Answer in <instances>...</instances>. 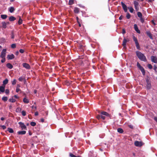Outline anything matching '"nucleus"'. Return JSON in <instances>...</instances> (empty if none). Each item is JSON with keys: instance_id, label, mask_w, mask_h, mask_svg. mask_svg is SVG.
I'll use <instances>...</instances> for the list:
<instances>
[{"instance_id": "obj_1", "label": "nucleus", "mask_w": 157, "mask_h": 157, "mask_svg": "<svg viewBox=\"0 0 157 157\" xmlns=\"http://www.w3.org/2000/svg\"><path fill=\"white\" fill-rule=\"evenodd\" d=\"M98 113H100V114L97 115L96 116V118L99 120H100L101 119L103 120H104L105 119V117L103 115L108 117L110 116V115L106 112L102 111L101 112H99Z\"/></svg>"}, {"instance_id": "obj_2", "label": "nucleus", "mask_w": 157, "mask_h": 157, "mask_svg": "<svg viewBox=\"0 0 157 157\" xmlns=\"http://www.w3.org/2000/svg\"><path fill=\"white\" fill-rule=\"evenodd\" d=\"M136 54L138 58L141 60L146 62L147 61V59L145 56L144 54L140 52L137 51L136 52Z\"/></svg>"}, {"instance_id": "obj_3", "label": "nucleus", "mask_w": 157, "mask_h": 157, "mask_svg": "<svg viewBox=\"0 0 157 157\" xmlns=\"http://www.w3.org/2000/svg\"><path fill=\"white\" fill-rule=\"evenodd\" d=\"M133 39L135 42L136 48L140 50V47L137 38L135 36H133Z\"/></svg>"}, {"instance_id": "obj_4", "label": "nucleus", "mask_w": 157, "mask_h": 157, "mask_svg": "<svg viewBox=\"0 0 157 157\" xmlns=\"http://www.w3.org/2000/svg\"><path fill=\"white\" fill-rule=\"evenodd\" d=\"M146 81L147 83V90H149L151 88V82L150 81L149 78H147L146 79Z\"/></svg>"}, {"instance_id": "obj_5", "label": "nucleus", "mask_w": 157, "mask_h": 157, "mask_svg": "<svg viewBox=\"0 0 157 157\" xmlns=\"http://www.w3.org/2000/svg\"><path fill=\"white\" fill-rule=\"evenodd\" d=\"M18 124L20 125V126L22 130L27 129V127L23 123L21 122H18Z\"/></svg>"}, {"instance_id": "obj_6", "label": "nucleus", "mask_w": 157, "mask_h": 157, "mask_svg": "<svg viewBox=\"0 0 157 157\" xmlns=\"http://www.w3.org/2000/svg\"><path fill=\"white\" fill-rule=\"evenodd\" d=\"M6 49H3L0 55V57L1 58H5L6 57Z\"/></svg>"}, {"instance_id": "obj_7", "label": "nucleus", "mask_w": 157, "mask_h": 157, "mask_svg": "<svg viewBox=\"0 0 157 157\" xmlns=\"http://www.w3.org/2000/svg\"><path fill=\"white\" fill-rule=\"evenodd\" d=\"M151 61L155 63H157V58L154 56H151Z\"/></svg>"}, {"instance_id": "obj_8", "label": "nucleus", "mask_w": 157, "mask_h": 157, "mask_svg": "<svg viewBox=\"0 0 157 157\" xmlns=\"http://www.w3.org/2000/svg\"><path fill=\"white\" fill-rule=\"evenodd\" d=\"M134 144L137 147H140L143 145L142 143L138 141H136L135 142Z\"/></svg>"}, {"instance_id": "obj_9", "label": "nucleus", "mask_w": 157, "mask_h": 157, "mask_svg": "<svg viewBox=\"0 0 157 157\" xmlns=\"http://www.w3.org/2000/svg\"><path fill=\"white\" fill-rule=\"evenodd\" d=\"M121 4L124 11L127 12V6L123 2H121Z\"/></svg>"}, {"instance_id": "obj_10", "label": "nucleus", "mask_w": 157, "mask_h": 157, "mask_svg": "<svg viewBox=\"0 0 157 157\" xmlns=\"http://www.w3.org/2000/svg\"><path fill=\"white\" fill-rule=\"evenodd\" d=\"M23 66L27 69H30V67L29 64L26 63H24L22 64Z\"/></svg>"}, {"instance_id": "obj_11", "label": "nucleus", "mask_w": 157, "mask_h": 157, "mask_svg": "<svg viewBox=\"0 0 157 157\" xmlns=\"http://www.w3.org/2000/svg\"><path fill=\"white\" fill-rule=\"evenodd\" d=\"M134 28L135 30L138 33H140V31L138 29L137 25L136 24H134Z\"/></svg>"}, {"instance_id": "obj_12", "label": "nucleus", "mask_w": 157, "mask_h": 157, "mask_svg": "<svg viewBox=\"0 0 157 157\" xmlns=\"http://www.w3.org/2000/svg\"><path fill=\"white\" fill-rule=\"evenodd\" d=\"M146 34L151 39H153L152 34H151V33H150V31H147L146 32Z\"/></svg>"}, {"instance_id": "obj_13", "label": "nucleus", "mask_w": 157, "mask_h": 157, "mask_svg": "<svg viewBox=\"0 0 157 157\" xmlns=\"http://www.w3.org/2000/svg\"><path fill=\"white\" fill-rule=\"evenodd\" d=\"M7 58L8 59H12L14 58V56L13 54L8 55L7 56Z\"/></svg>"}, {"instance_id": "obj_14", "label": "nucleus", "mask_w": 157, "mask_h": 157, "mask_svg": "<svg viewBox=\"0 0 157 157\" xmlns=\"http://www.w3.org/2000/svg\"><path fill=\"white\" fill-rule=\"evenodd\" d=\"M139 69L141 71L143 75H145V72L144 68L142 66H141L139 67Z\"/></svg>"}, {"instance_id": "obj_15", "label": "nucleus", "mask_w": 157, "mask_h": 157, "mask_svg": "<svg viewBox=\"0 0 157 157\" xmlns=\"http://www.w3.org/2000/svg\"><path fill=\"white\" fill-rule=\"evenodd\" d=\"M127 42V40L124 38L123 40L122 46H123L124 48H125L126 47V43Z\"/></svg>"}, {"instance_id": "obj_16", "label": "nucleus", "mask_w": 157, "mask_h": 157, "mask_svg": "<svg viewBox=\"0 0 157 157\" xmlns=\"http://www.w3.org/2000/svg\"><path fill=\"white\" fill-rule=\"evenodd\" d=\"M26 133V131H19L17 132V134L18 135H25Z\"/></svg>"}, {"instance_id": "obj_17", "label": "nucleus", "mask_w": 157, "mask_h": 157, "mask_svg": "<svg viewBox=\"0 0 157 157\" xmlns=\"http://www.w3.org/2000/svg\"><path fill=\"white\" fill-rule=\"evenodd\" d=\"M8 80L7 78L5 79V80L3 81L2 85L5 86V85L8 83Z\"/></svg>"}, {"instance_id": "obj_18", "label": "nucleus", "mask_w": 157, "mask_h": 157, "mask_svg": "<svg viewBox=\"0 0 157 157\" xmlns=\"http://www.w3.org/2000/svg\"><path fill=\"white\" fill-rule=\"evenodd\" d=\"M6 67L10 69H11L13 67V65L10 63H7L6 65Z\"/></svg>"}, {"instance_id": "obj_19", "label": "nucleus", "mask_w": 157, "mask_h": 157, "mask_svg": "<svg viewBox=\"0 0 157 157\" xmlns=\"http://www.w3.org/2000/svg\"><path fill=\"white\" fill-rule=\"evenodd\" d=\"M74 12L76 13H79V9L77 7H75L74 8Z\"/></svg>"}, {"instance_id": "obj_20", "label": "nucleus", "mask_w": 157, "mask_h": 157, "mask_svg": "<svg viewBox=\"0 0 157 157\" xmlns=\"http://www.w3.org/2000/svg\"><path fill=\"white\" fill-rule=\"evenodd\" d=\"M5 86H0V91L2 92H4L5 91Z\"/></svg>"}, {"instance_id": "obj_21", "label": "nucleus", "mask_w": 157, "mask_h": 157, "mask_svg": "<svg viewBox=\"0 0 157 157\" xmlns=\"http://www.w3.org/2000/svg\"><path fill=\"white\" fill-rule=\"evenodd\" d=\"M9 11L11 13H12L15 10L14 8L13 7H10L9 8Z\"/></svg>"}, {"instance_id": "obj_22", "label": "nucleus", "mask_w": 157, "mask_h": 157, "mask_svg": "<svg viewBox=\"0 0 157 157\" xmlns=\"http://www.w3.org/2000/svg\"><path fill=\"white\" fill-rule=\"evenodd\" d=\"M16 19V18L13 16H11L9 18V21H13L15 20Z\"/></svg>"}, {"instance_id": "obj_23", "label": "nucleus", "mask_w": 157, "mask_h": 157, "mask_svg": "<svg viewBox=\"0 0 157 157\" xmlns=\"http://www.w3.org/2000/svg\"><path fill=\"white\" fill-rule=\"evenodd\" d=\"M117 131L118 132L120 133H122L124 131L123 129L121 128H118L117 129Z\"/></svg>"}, {"instance_id": "obj_24", "label": "nucleus", "mask_w": 157, "mask_h": 157, "mask_svg": "<svg viewBox=\"0 0 157 157\" xmlns=\"http://www.w3.org/2000/svg\"><path fill=\"white\" fill-rule=\"evenodd\" d=\"M13 96L11 98H10L9 99V101L11 102H14L16 101V100L13 98Z\"/></svg>"}, {"instance_id": "obj_25", "label": "nucleus", "mask_w": 157, "mask_h": 157, "mask_svg": "<svg viewBox=\"0 0 157 157\" xmlns=\"http://www.w3.org/2000/svg\"><path fill=\"white\" fill-rule=\"evenodd\" d=\"M23 101L25 103H28L29 102V100L25 98H23Z\"/></svg>"}, {"instance_id": "obj_26", "label": "nucleus", "mask_w": 157, "mask_h": 157, "mask_svg": "<svg viewBox=\"0 0 157 157\" xmlns=\"http://www.w3.org/2000/svg\"><path fill=\"white\" fill-rule=\"evenodd\" d=\"M2 27L4 29L6 28L7 26L6 25V22L5 21H3L2 22Z\"/></svg>"}, {"instance_id": "obj_27", "label": "nucleus", "mask_w": 157, "mask_h": 157, "mask_svg": "<svg viewBox=\"0 0 157 157\" xmlns=\"http://www.w3.org/2000/svg\"><path fill=\"white\" fill-rule=\"evenodd\" d=\"M7 15L6 14L1 15V17L3 19H6L7 18Z\"/></svg>"}, {"instance_id": "obj_28", "label": "nucleus", "mask_w": 157, "mask_h": 157, "mask_svg": "<svg viewBox=\"0 0 157 157\" xmlns=\"http://www.w3.org/2000/svg\"><path fill=\"white\" fill-rule=\"evenodd\" d=\"M22 23V20L21 18V17H20L19 21H18V24L19 25H20Z\"/></svg>"}, {"instance_id": "obj_29", "label": "nucleus", "mask_w": 157, "mask_h": 157, "mask_svg": "<svg viewBox=\"0 0 157 157\" xmlns=\"http://www.w3.org/2000/svg\"><path fill=\"white\" fill-rule=\"evenodd\" d=\"M8 131L10 133H13L14 132L12 128H8Z\"/></svg>"}, {"instance_id": "obj_30", "label": "nucleus", "mask_w": 157, "mask_h": 157, "mask_svg": "<svg viewBox=\"0 0 157 157\" xmlns=\"http://www.w3.org/2000/svg\"><path fill=\"white\" fill-rule=\"evenodd\" d=\"M74 0H69L68 2V4L72 5L74 4Z\"/></svg>"}, {"instance_id": "obj_31", "label": "nucleus", "mask_w": 157, "mask_h": 157, "mask_svg": "<svg viewBox=\"0 0 157 157\" xmlns=\"http://www.w3.org/2000/svg\"><path fill=\"white\" fill-rule=\"evenodd\" d=\"M17 82V80L15 79H14L13 81H11V83L12 85H15Z\"/></svg>"}, {"instance_id": "obj_32", "label": "nucleus", "mask_w": 157, "mask_h": 157, "mask_svg": "<svg viewBox=\"0 0 157 157\" xmlns=\"http://www.w3.org/2000/svg\"><path fill=\"white\" fill-rule=\"evenodd\" d=\"M137 15L140 18L142 17V14L140 12H138L137 13Z\"/></svg>"}, {"instance_id": "obj_33", "label": "nucleus", "mask_w": 157, "mask_h": 157, "mask_svg": "<svg viewBox=\"0 0 157 157\" xmlns=\"http://www.w3.org/2000/svg\"><path fill=\"white\" fill-rule=\"evenodd\" d=\"M2 100L4 101H6L8 100V98L7 97H3L2 98Z\"/></svg>"}, {"instance_id": "obj_34", "label": "nucleus", "mask_w": 157, "mask_h": 157, "mask_svg": "<svg viewBox=\"0 0 157 157\" xmlns=\"http://www.w3.org/2000/svg\"><path fill=\"white\" fill-rule=\"evenodd\" d=\"M128 9H129V11L131 13H132L134 11V9L132 7H128Z\"/></svg>"}, {"instance_id": "obj_35", "label": "nucleus", "mask_w": 157, "mask_h": 157, "mask_svg": "<svg viewBox=\"0 0 157 157\" xmlns=\"http://www.w3.org/2000/svg\"><path fill=\"white\" fill-rule=\"evenodd\" d=\"M134 3L135 6H139V3L137 1H135L134 2Z\"/></svg>"}, {"instance_id": "obj_36", "label": "nucleus", "mask_w": 157, "mask_h": 157, "mask_svg": "<svg viewBox=\"0 0 157 157\" xmlns=\"http://www.w3.org/2000/svg\"><path fill=\"white\" fill-rule=\"evenodd\" d=\"M36 123L35 122H31L30 123V125L31 126H34L36 125Z\"/></svg>"}, {"instance_id": "obj_37", "label": "nucleus", "mask_w": 157, "mask_h": 157, "mask_svg": "<svg viewBox=\"0 0 157 157\" xmlns=\"http://www.w3.org/2000/svg\"><path fill=\"white\" fill-rule=\"evenodd\" d=\"M131 17L130 14L128 13H127L126 15V17L128 19H129Z\"/></svg>"}, {"instance_id": "obj_38", "label": "nucleus", "mask_w": 157, "mask_h": 157, "mask_svg": "<svg viewBox=\"0 0 157 157\" xmlns=\"http://www.w3.org/2000/svg\"><path fill=\"white\" fill-rule=\"evenodd\" d=\"M76 18L77 21V22L78 24L79 27H81V24L78 21V17H77Z\"/></svg>"}, {"instance_id": "obj_39", "label": "nucleus", "mask_w": 157, "mask_h": 157, "mask_svg": "<svg viewBox=\"0 0 157 157\" xmlns=\"http://www.w3.org/2000/svg\"><path fill=\"white\" fill-rule=\"evenodd\" d=\"M147 67L149 69H151L152 68V66L150 64H147Z\"/></svg>"}, {"instance_id": "obj_40", "label": "nucleus", "mask_w": 157, "mask_h": 157, "mask_svg": "<svg viewBox=\"0 0 157 157\" xmlns=\"http://www.w3.org/2000/svg\"><path fill=\"white\" fill-rule=\"evenodd\" d=\"M11 47L12 48H14L16 47V44H11Z\"/></svg>"}, {"instance_id": "obj_41", "label": "nucleus", "mask_w": 157, "mask_h": 157, "mask_svg": "<svg viewBox=\"0 0 157 157\" xmlns=\"http://www.w3.org/2000/svg\"><path fill=\"white\" fill-rule=\"evenodd\" d=\"M22 114L24 116H25L26 115V112L25 111L23 110L21 112Z\"/></svg>"}, {"instance_id": "obj_42", "label": "nucleus", "mask_w": 157, "mask_h": 157, "mask_svg": "<svg viewBox=\"0 0 157 157\" xmlns=\"http://www.w3.org/2000/svg\"><path fill=\"white\" fill-rule=\"evenodd\" d=\"M157 67L155 65H154V69L155 71V72H157Z\"/></svg>"}, {"instance_id": "obj_43", "label": "nucleus", "mask_w": 157, "mask_h": 157, "mask_svg": "<svg viewBox=\"0 0 157 157\" xmlns=\"http://www.w3.org/2000/svg\"><path fill=\"white\" fill-rule=\"evenodd\" d=\"M140 18V21L142 23H143L144 22V19L141 17Z\"/></svg>"}, {"instance_id": "obj_44", "label": "nucleus", "mask_w": 157, "mask_h": 157, "mask_svg": "<svg viewBox=\"0 0 157 157\" xmlns=\"http://www.w3.org/2000/svg\"><path fill=\"white\" fill-rule=\"evenodd\" d=\"M24 79H25L22 77H19L18 79L20 81H22Z\"/></svg>"}, {"instance_id": "obj_45", "label": "nucleus", "mask_w": 157, "mask_h": 157, "mask_svg": "<svg viewBox=\"0 0 157 157\" xmlns=\"http://www.w3.org/2000/svg\"><path fill=\"white\" fill-rule=\"evenodd\" d=\"M69 156L71 157H76V156L73 155V154H72L71 153H69Z\"/></svg>"}, {"instance_id": "obj_46", "label": "nucleus", "mask_w": 157, "mask_h": 157, "mask_svg": "<svg viewBox=\"0 0 157 157\" xmlns=\"http://www.w3.org/2000/svg\"><path fill=\"white\" fill-rule=\"evenodd\" d=\"M136 66H137V67L139 68V67H141V66L140 65V63L138 62H137V64H136Z\"/></svg>"}, {"instance_id": "obj_47", "label": "nucleus", "mask_w": 157, "mask_h": 157, "mask_svg": "<svg viewBox=\"0 0 157 157\" xmlns=\"http://www.w3.org/2000/svg\"><path fill=\"white\" fill-rule=\"evenodd\" d=\"M14 38V35L13 32H12L11 33V38L13 39Z\"/></svg>"}, {"instance_id": "obj_48", "label": "nucleus", "mask_w": 157, "mask_h": 157, "mask_svg": "<svg viewBox=\"0 0 157 157\" xmlns=\"http://www.w3.org/2000/svg\"><path fill=\"white\" fill-rule=\"evenodd\" d=\"M2 59L1 60V62L2 63H3L5 62L6 59L5 58H2Z\"/></svg>"}, {"instance_id": "obj_49", "label": "nucleus", "mask_w": 157, "mask_h": 157, "mask_svg": "<svg viewBox=\"0 0 157 157\" xmlns=\"http://www.w3.org/2000/svg\"><path fill=\"white\" fill-rule=\"evenodd\" d=\"M19 52L21 53H23L25 52V51L24 50L22 49H20L19 50Z\"/></svg>"}, {"instance_id": "obj_50", "label": "nucleus", "mask_w": 157, "mask_h": 157, "mask_svg": "<svg viewBox=\"0 0 157 157\" xmlns=\"http://www.w3.org/2000/svg\"><path fill=\"white\" fill-rule=\"evenodd\" d=\"M10 91L9 89H6L5 90V93L6 94H9Z\"/></svg>"}, {"instance_id": "obj_51", "label": "nucleus", "mask_w": 157, "mask_h": 157, "mask_svg": "<svg viewBox=\"0 0 157 157\" xmlns=\"http://www.w3.org/2000/svg\"><path fill=\"white\" fill-rule=\"evenodd\" d=\"M20 89L18 88V87H17L16 89V92H17V93H18L19 92V91H20Z\"/></svg>"}, {"instance_id": "obj_52", "label": "nucleus", "mask_w": 157, "mask_h": 157, "mask_svg": "<svg viewBox=\"0 0 157 157\" xmlns=\"http://www.w3.org/2000/svg\"><path fill=\"white\" fill-rule=\"evenodd\" d=\"M83 46L82 45H80L79 46V48L80 49H82L83 48Z\"/></svg>"}, {"instance_id": "obj_53", "label": "nucleus", "mask_w": 157, "mask_h": 157, "mask_svg": "<svg viewBox=\"0 0 157 157\" xmlns=\"http://www.w3.org/2000/svg\"><path fill=\"white\" fill-rule=\"evenodd\" d=\"M126 33L125 30L124 29H123L122 33L124 34Z\"/></svg>"}, {"instance_id": "obj_54", "label": "nucleus", "mask_w": 157, "mask_h": 157, "mask_svg": "<svg viewBox=\"0 0 157 157\" xmlns=\"http://www.w3.org/2000/svg\"><path fill=\"white\" fill-rule=\"evenodd\" d=\"M21 108L18 107L16 109V111L17 112L19 111H21Z\"/></svg>"}, {"instance_id": "obj_55", "label": "nucleus", "mask_w": 157, "mask_h": 157, "mask_svg": "<svg viewBox=\"0 0 157 157\" xmlns=\"http://www.w3.org/2000/svg\"><path fill=\"white\" fill-rule=\"evenodd\" d=\"M128 127L129 128H131V129H133V126L132 125H128Z\"/></svg>"}, {"instance_id": "obj_56", "label": "nucleus", "mask_w": 157, "mask_h": 157, "mask_svg": "<svg viewBox=\"0 0 157 157\" xmlns=\"http://www.w3.org/2000/svg\"><path fill=\"white\" fill-rule=\"evenodd\" d=\"M1 127L3 129H5L6 128V126L4 125L2 126Z\"/></svg>"}, {"instance_id": "obj_57", "label": "nucleus", "mask_w": 157, "mask_h": 157, "mask_svg": "<svg viewBox=\"0 0 157 157\" xmlns=\"http://www.w3.org/2000/svg\"><path fill=\"white\" fill-rule=\"evenodd\" d=\"M123 17V16L122 15L121 16L119 17V19L120 20H121L122 19V18Z\"/></svg>"}, {"instance_id": "obj_58", "label": "nucleus", "mask_w": 157, "mask_h": 157, "mask_svg": "<svg viewBox=\"0 0 157 157\" xmlns=\"http://www.w3.org/2000/svg\"><path fill=\"white\" fill-rule=\"evenodd\" d=\"M32 109H33V108H34L35 109H36V108H37V107L36 106H34V105H33L32 106Z\"/></svg>"}, {"instance_id": "obj_59", "label": "nucleus", "mask_w": 157, "mask_h": 157, "mask_svg": "<svg viewBox=\"0 0 157 157\" xmlns=\"http://www.w3.org/2000/svg\"><path fill=\"white\" fill-rule=\"evenodd\" d=\"M13 97L16 98H19L17 95H14Z\"/></svg>"}, {"instance_id": "obj_60", "label": "nucleus", "mask_w": 157, "mask_h": 157, "mask_svg": "<svg viewBox=\"0 0 157 157\" xmlns=\"http://www.w3.org/2000/svg\"><path fill=\"white\" fill-rule=\"evenodd\" d=\"M40 121L41 122H43L44 121V119L43 118H42L40 119Z\"/></svg>"}, {"instance_id": "obj_61", "label": "nucleus", "mask_w": 157, "mask_h": 157, "mask_svg": "<svg viewBox=\"0 0 157 157\" xmlns=\"http://www.w3.org/2000/svg\"><path fill=\"white\" fill-rule=\"evenodd\" d=\"M35 116H37L38 115V112H36L35 113Z\"/></svg>"}, {"instance_id": "obj_62", "label": "nucleus", "mask_w": 157, "mask_h": 157, "mask_svg": "<svg viewBox=\"0 0 157 157\" xmlns=\"http://www.w3.org/2000/svg\"><path fill=\"white\" fill-rule=\"evenodd\" d=\"M154 119L157 122V117H155L154 118Z\"/></svg>"}, {"instance_id": "obj_63", "label": "nucleus", "mask_w": 157, "mask_h": 157, "mask_svg": "<svg viewBox=\"0 0 157 157\" xmlns=\"http://www.w3.org/2000/svg\"><path fill=\"white\" fill-rule=\"evenodd\" d=\"M136 9V10H138L139 9V6H135Z\"/></svg>"}, {"instance_id": "obj_64", "label": "nucleus", "mask_w": 157, "mask_h": 157, "mask_svg": "<svg viewBox=\"0 0 157 157\" xmlns=\"http://www.w3.org/2000/svg\"><path fill=\"white\" fill-rule=\"evenodd\" d=\"M19 53V52H18V51H17L16 53H15V54L17 55V56L18 54Z\"/></svg>"}]
</instances>
